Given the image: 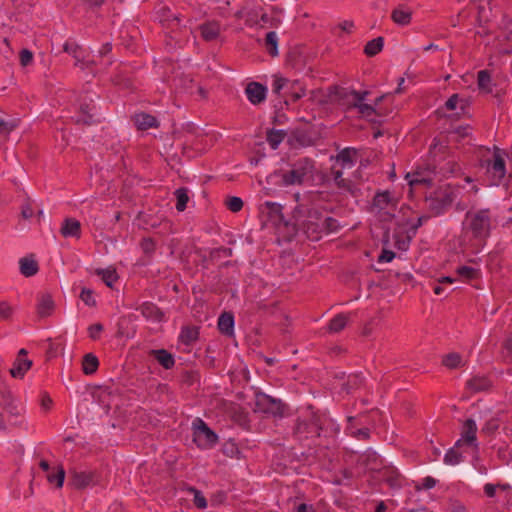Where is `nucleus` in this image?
Masks as SVG:
<instances>
[{"label": "nucleus", "mask_w": 512, "mask_h": 512, "mask_svg": "<svg viewBox=\"0 0 512 512\" xmlns=\"http://www.w3.org/2000/svg\"><path fill=\"white\" fill-rule=\"evenodd\" d=\"M340 427L326 413L308 411L299 416L292 427V437L300 445L311 446L309 441L315 438L335 437Z\"/></svg>", "instance_id": "nucleus-1"}, {"label": "nucleus", "mask_w": 512, "mask_h": 512, "mask_svg": "<svg viewBox=\"0 0 512 512\" xmlns=\"http://www.w3.org/2000/svg\"><path fill=\"white\" fill-rule=\"evenodd\" d=\"M495 219L489 208L470 209L465 214L464 230L479 242L485 241L491 234Z\"/></svg>", "instance_id": "nucleus-2"}, {"label": "nucleus", "mask_w": 512, "mask_h": 512, "mask_svg": "<svg viewBox=\"0 0 512 512\" xmlns=\"http://www.w3.org/2000/svg\"><path fill=\"white\" fill-rule=\"evenodd\" d=\"M344 459L353 466L358 476L368 472L378 474L380 470H383L384 459L376 450H365L362 453H358L356 450H347Z\"/></svg>", "instance_id": "nucleus-3"}, {"label": "nucleus", "mask_w": 512, "mask_h": 512, "mask_svg": "<svg viewBox=\"0 0 512 512\" xmlns=\"http://www.w3.org/2000/svg\"><path fill=\"white\" fill-rule=\"evenodd\" d=\"M459 189L451 185L438 188L429 197L426 198L428 209L434 215H440L446 212L455 199L457 198Z\"/></svg>", "instance_id": "nucleus-4"}, {"label": "nucleus", "mask_w": 512, "mask_h": 512, "mask_svg": "<svg viewBox=\"0 0 512 512\" xmlns=\"http://www.w3.org/2000/svg\"><path fill=\"white\" fill-rule=\"evenodd\" d=\"M315 162L310 158H300L295 161L291 169L282 174V183L285 186L301 185L313 177Z\"/></svg>", "instance_id": "nucleus-5"}, {"label": "nucleus", "mask_w": 512, "mask_h": 512, "mask_svg": "<svg viewBox=\"0 0 512 512\" xmlns=\"http://www.w3.org/2000/svg\"><path fill=\"white\" fill-rule=\"evenodd\" d=\"M21 415L22 408L16 404L11 391L0 387V428H5L6 423L17 424L16 418Z\"/></svg>", "instance_id": "nucleus-6"}, {"label": "nucleus", "mask_w": 512, "mask_h": 512, "mask_svg": "<svg viewBox=\"0 0 512 512\" xmlns=\"http://www.w3.org/2000/svg\"><path fill=\"white\" fill-rule=\"evenodd\" d=\"M193 442L198 447L215 446L218 444V435L200 417L193 419L191 423Z\"/></svg>", "instance_id": "nucleus-7"}, {"label": "nucleus", "mask_w": 512, "mask_h": 512, "mask_svg": "<svg viewBox=\"0 0 512 512\" xmlns=\"http://www.w3.org/2000/svg\"><path fill=\"white\" fill-rule=\"evenodd\" d=\"M285 405L280 399L273 398L263 392L255 395V411L273 416H282Z\"/></svg>", "instance_id": "nucleus-8"}, {"label": "nucleus", "mask_w": 512, "mask_h": 512, "mask_svg": "<svg viewBox=\"0 0 512 512\" xmlns=\"http://www.w3.org/2000/svg\"><path fill=\"white\" fill-rule=\"evenodd\" d=\"M323 216L317 209H309L306 220L302 223V229L311 240H318L323 233Z\"/></svg>", "instance_id": "nucleus-9"}, {"label": "nucleus", "mask_w": 512, "mask_h": 512, "mask_svg": "<svg viewBox=\"0 0 512 512\" xmlns=\"http://www.w3.org/2000/svg\"><path fill=\"white\" fill-rule=\"evenodd\" d=\"M504 156L505 153L501 149L495 148L492 159L488 161L487 171L492 175L495 183L502 180L506 174Z\"/></svg>", "instance_id": "nucleus-10"}, {"label": "nucleus", "mask_w": 512, "mask_h": 512, "mask_svg": "<svg viewBox=\"0 0 512 512\" xmlns=\"http://www.w3.org/2000/svg\"><path fill=\"white\" fill-rule=\"evenodd\" d=\"M477 425L473 419H467L461 429V437L456 441L453 448H460L462 445L478 446L476 443Z\"/></svg>", "instance_id": "nucleus-11"}, {"label": "nucleus", "mask_w": 512, "mask_h": 512, "mask_svg": "<svg viewBox=\"0 0 512 512\" xmlns=\"http://www.w3.org/2000/svg\"><path fill=\"white\" fill-rule=\"evenodd\" d=\"M96 117V106L93 99L84 97L79 106V113L76 118V123L84 125H91L97 122Z\"/></svg>", "instance_id": "nucleus-12"}, {"label": "nucleus", "mask_w": 512, "mask_h": 512, "mask_svg": "<svg viewBox=\"0 0 512 512\" xmlns=\"http://www.w3.org/2000/svg\"><path fill=\"white\" fill-rule=\"evenodd\" d=\"M259 211L263 217H266V221L275 226L280 225L284 219L282 206L275 202H264L260 205Z\"/></svg>", "instance_id": "nucleus-13"}, {"label": "nucleus", "mask_w": 512, "mask_h": 512, "mask_svg": "<svg viewBox=\"0 0 512 512\" xmlns=\"http://www.w3.org/2000/svg\"><path fill=\"white\" fill-rule=\"evenodd\" d=\"M384 482L391 489H401L403 486L404 476L393 465H383V470L378 473Z\"/></svg>", "instance_id": "nucleus-14"}, {"label": "nucleus", "mask_w": 512, "mask_h": 512, "mask_svg": "<svg viewBox=\"0 0 512 512\" xmlns=\"http://www.w3.org/2000/svg\"><path fill=\"white\" fill-rule=\"evenodd\" d=\"M27 350L22 348L10 369V375L13 378L22 379L26 372L32 367V361L26 358Z\"/></svg>", "instance_id": "nucleus-15"}, {"label": "nucleus", "mask_w": 512, "mask_h": 512, "mask_svg": "<svg viewBox=\"0 0 512 512\" xmlns=\"http://www.w3.org/2000/svg\"><path fill=\"white\" fill-rule=\"evenodd\" d=\"M369 94L368 91L358 92L355 90H342L339 93L340 101L347 110L357 109L361 101H364L366 96Z\"/></svg>", "instance_id": "nucleus-16"}, {"label": "nucleus", "mask_w": 512, "mask_h": 512, "mask_svg": "<svg viewBox=\"0 0 512 512\" xmlns=\"http://www.w3.org/2000/svg\"><path fill=\"white\" fill-rule=\"evenodd\" d=\"M245 94L251 104L259 105L266 100L267 88L259 82H249L245 88Z\"/></svg>", "instance_id": "nucleus-17"}, {"label": "nucleus", "mask_w": 512, "mask_h": 512, "mask_svg": "<svg viewBox=\"0 0 512 512\" xmlns=\"http://www.w3.org/2000/svg\"><path fill=\"white\" fill-rule=\"evenodd\" d=\"M96 474L91 471H77L71 472L70 484L79 490L85 489L94 484Z\"/></svg>", "instance_id": "nucleus-18"}, {"label": "nucleus", "mask_w": 512, "mask_h": 512, "mask_svg": "<svg viewBox=\"0 0 512 512\" xmlns=\"http://www.w3.org/2000/svg\"><path fill=\"white\" fill-rule=\"evenodd\" d=\"M199 30H200L201 37L205 41L211 42V41L218 39V37L221 34L222 27L218 21L213 20V21H206L205 23L201 24L199 26Z\"/></svg>", "instance_id": "nucleus-19"}, {"label": "nucleus", "mask_w": 512, "mask_h": 512, "mask_svg": "<svg viewBox=\"0 0 512 512\" xmlns=\"http://www.w3.org/2000/svg\"><path fill=\"white\" fill-rule=\"evenodd\" d=\"M436 174V167H433L431 169L430 166H428L426 171H416L412 175L407 174L406 178L408 179L410 186H414L417 184L430 185L434 179L432 175Z\"/></svg>", "instance_id": "nucleus-20"}, {"label": "nucleus", "mask_w": 512, "mask_h": 512, "mask_svg": "<svg viewBox=\"0 0 512 512\" xmlns=\"http://www.w3.org/2000/svg\"><path fill=\"white\" fill-rule=\"evenodd\" d=\"M60 234L64 238L74 237L79 239L81 237V224L75 218H66L62 222Z\"/></svg>", "instance_id": "nucleus-21"}, {"label": "nucleus", "mask_w": 512, "mask_h": 512, "mask_svg": "<svg viewBox=\"0 0 512 512\" xmlns=\"http://www.w3.org/2000/svg\"><path fill=\"white\" fill-rule=\"evenodd\" d=\"M138 310L149 321L161 322L164 319V313L152 302H144Z\"/></svg>", "instance_id": "nucleus-22"}, {"label": "nucleus", "mask_w": 512, "mask_h": 512, "mask_svg": "<svg viewBox=\"0 0 512 512\" xmlns=\"http://www.w3.org/2000/svg\"><path fill=\"white\" fill-rule=\"evenodd\" d=\"M54 308V301L49 294H41L38 297L37 314L39 317L44 318L50 316Z\"/></svg>", "instance_id": "nucleus-23"}, {"label": "nucleus", "mask_w": 512, "mask_h": 512, "mask_svg": "<svg viewBox=\"0 0 512 512\" xmlns=\"http://www.w3.org/2000/svg\"><path fill=\"white\" fill-rule=\"evenodd\" d=\"M218 329L225 336L234 334V316L230 312H223L218 318Z\"/></svg>", "instance_id": "nucleus-24"}, {"label": "nucleus", "mask_w": 512, "mask_h": 512, "mask_svg": "<svg viewBox=\"0 0 512 512\" xmlns=\"http://www.w3.org/2000/svg\"><path fill=\"white\" fill-rule=\"evenodd\" d=\"M347 421L348 424L345 431L349 436L358 440H366L370 437V429L365 425L360 429H354V422L357 421L355 417L350 416L348 417Z\"/></svg>", "instance_id": "nucleus-25"}, {"label": "nucleus", "mask_w": 512, "mask_h": 512, "mask_svg": "<svg viewBox=\"0 0 512 512\" xmlns=\"http://www.w3.org/2000/svg\"><path fill=\"white\" fill-rule=\"evenodd\" d=\"M150 355L165 369H171L175 365L173 355L165 349L151 350Z\"/></svg>", "instance_id": "nucleus-26"}, {"label": "nucleus", "mask_w": 512, "mask_h": 512, "mask_svg": "<svg viewBox=\"0 0 512 512\" xmlns=\"http://www.w3.org/2000/svg\"><path fill=\"white\" fill-rule=\"evenodd\" d=\"M134 123L139 130H147L149 128L158 127L157 119L146 113H139L134 116Z\"/></svg>", "instance_id": "nucleus-27"}, {"label": "nucleus", "mask_w": 512, "mask_h": 512, "mask_svg": "<svg viewBox=\"0 0 512 512\" xmlns=\"http://www.w3.org/2000/svg\"><path fill=\"white\" fill-rule=\"evenodd\" d=\"M290 82L287 78L274 76V81L272 84V91L274 94L281 96L284 98L285 104H288V99L286 98V94L290 87Z\"/></svg>", "instance_id": "nucleus-28"}, {"label": "nucleus", "mask_w": 512, "mask_h": 512, "mask_svg": "<svg viewBox=\"0 0 512 512\" xmlns=\"http://www.w3.org/2000/svg\"><path fill=\"white\" fill-rule=\"evenodd\" d=\"M20 272L25 277L34 276L38 270L39 266L37 261L32 257H23L19 260Z\"/></svg>", "instance_id": "nucleus-29"}, {"label": "nucleus", "mask_w": 512, "mask_h": 512, "mask_svg": "<svg viewBox=\"0 0 512 512\" xmlns=\"http://www.w3.org/2000/svg\"><path fill=\"white\" fill-rule=\"evenodd\" d=\"M46 478L49 484L54 485L56 488H62L65 480V470L61 465L54 466L46 474Z\"/></svg>", "instance_id": "nucleus-30"}, {"label": "nucleus", "mask_w": 512, "mask_h": 512, "mask_svg": "<svg viewBox=\"0 0 512 512\" xmlns=\"http://www.w3.org/2000/svg\"><path fill=\"white\" fill-rule=\"evenodd\" d=\"M199 337V328L196 326H185L182 328L181 333L179 335V340L181 343L189 346L195 341H197Z\"/></svg>", "instance_id": "nucleus-31"}, {"label": "nucleus", "mask_w": 512, "mask_h": 512, "mask_svg": "<svg viewBox=\"0 0 512 512\" xmlns=\"http://www.w3.org/2000/svg\"><path fill=\"white\" fill-rule=\"evenodd\" d=\"M491 386V382L487 377L475 376L467 381V388L472 392L485 391Z\"/></svg>", "instance_id": "nucleus-32"}, {"label": "nucleus", "mask_w": 512, "mask_h": 512, "mask_svg": "<svg viewBox=\"0 0 512 512\" xmlns=\"http://www.w3.org/2000/svg\"><path fill=\"white\" fill-rule=\"evenodd\" d=\"M63 50L76 60V66L79 63L83 64L84 51L80 45L75 42H66L63 46Z\"/></svg>", "instance_id": "nucleus-33"}, {"label": "nucleus", "mask_w": 512, "mask_h": 512, "mask_svg": "<svg viewBox=\"0 0 512 512\" xmlns=\"http://www.w3.org/2000/svg\"><path fill=\"white\" fill-rule=\"evenodd\" d=\"M98 366H99V360L94 354L88 353L83 357L82 370H83L84 374H86V375L94 374L97 371Z\"/></svg>", "instance_id": "nucleus-34"}, {"label": "nucleus", "mask_w": 512, "mask_h": 512, "mask_svg": "<svg viewBox=\"0 0 512 512\" xmlns=\"http://www.w3.org/2000/svg\"><path fill=\"white\" fill-rule=\"evenodd\" d=\"M411 15L412 13L410 10L398 7L392 11L391 17L396 24L407 25L411 21Z\"/></svg>", "instance_id": "nucleus-35"}, {"label": "nucleus", "mask_w": 512, "mask_h": 512, "mask_svg": "<svg viewBox=\"0 0 512 512\" xmlns=\"http://www.w3.org/2000/svg\"><path fill=\"white\" fill-rule=\"evenodd\" d=\"M287 133L284 130L270 129L267 131L266 140L272 149H277Z\"/></svg>", "instance_id": "nucleus-36"}, {"label": "nucleus", "mask_w": 512, "mask_h": 512, "mask_svg": "<svg viewBox=\"0 0 512 512\" xmlns=\"http://www.w3.org/2000/svg\"><path fill=\"white\" fill-rule=\"evenodd\" d=\"M331 174H332V178L336 184V186L343 190V191H349L351 192L352 191V182L350 180H347V179H344L343 178V173L341 170H336V169H332L331 171Z\"/></svg>", "instance_id": "nucleus-37"}, {"label": "nucleus", "mask_w": 512, "mask_h": 512, "mask_svg": "<svg viewBox=\"0 0 512 512\" xmlns=\"http://www.w3.org/2000/svg\"><path fill=\"white\" fill-rule=\"evenodd\" d=\"M384 45V39L383 37H377L372 40H370L364 48V53L369 56L373 57L377 55L383 48Z\"/></svg>", "instance_id": "nucleus-38"}, {"label": "nucleus", "mask_w": 512, "mask_h": 512, "mask_svg": "<svg viewBox=\"0 0 512 512\" xmlns=\"http://www.w3.org/2000/svg\"><path fill=\"white\" fill-rule=\"evenodd\" d=\"M442 364L448 369H456L464 365L462 357L459 353L452 352L442 358Z\"/></svg>", "instance_id": "nucleus-39"}, {"label": "nucleus", "mask_w": 512, "mask_h": 512, "mask_svg": "<svg viewBox=\"0 0 512 512\" xmlns=\"http://www.w3.org/2000/svg\"><path fill=\"white\" fill-rule=\"evenodd\" d=\"M176 197V209L179 212H182L186 209L187 203L189 201L188 189L185 187L178 188L175 192Z\"/></svg>", "instance_id": "nucleus-40"}, {"label": "nucleus", "mask_w": 512, "mask_h": 512, "mask_svg": "<svg viewBox=\"0 0 512 512\" xmlns=\"http://www.w3.org/2000/svg\"><path fill=\"white\" fill-rule=\"evenodd\" d=\"M468 106V102L464 98H460L458 94H453L449 97V99L445 103V107L447 110H455L457 107H459L462 111L466 109Z\"/></svg>", "instance_id": "nucleus-41"}, {"label": "nucleus", "mask_w": 512, "mask_h": 512, "mask_svg": "<svg viewBox=\"0 0 512 512\" xmlns=\"http://www.w3.org/2000/svg\"><path fill=\"white\" fill-rule=\"evenodd\" d=\"M357 151L354 148H345L337 155V161L342 163V166H352L353 158L356 156Z\"/></svg>", "instance_id": "nucleus-42"}, {"label": "nucleus", "mask_w": 512, "mask_h": 512, "mask_svg": "<svg viewBox=\"0 0 512 512\" xmlns=\"http://www.w3.org/2000/svg\"><path fill=\"white\" fill-rule=\"evenodd\" d=\"M348 322V316L345 314L336 315L329 323V331L333 333L340 332L345 328Z\"/></svg>", "instance_id": "nucleus-43"}, {"label": "nucleus", "mask_w": 512, "mask_h": 512, "mask_svg": "<svg viewBox=\"0 0 512 512\" xmlns=\"http://www.w3.org/2000/svg\"><path fill=\"white\" fill-rule=\"evenodd\" d=\"M265 45H266L268 53L271 56L278 55V47H277V45H278V36H277L276 32L270 31V32H268L266 34Z\"/></svg>", "instance_id": "nucleus-44"}, {"label": "nucleus", "mask_w": 512, "mask_h": 512, "mask_svg": "<svg viewBox=\"0 0 512 512\" xmlns=\"http://www.w3.org/2000/svg\"><path fill=\"white\" fill-rule=\"evenodd\" d=\"M305 95V89L299 86L297 81L292 82L286 94V98L292 102H296Z\"/></svg>", "instance_id": "nucleus-45"}, {"label": "nucleus", "mask_w": 512, "mask_h": 512, "mask_svg": "<svg viewBox=\"0 0 512 512\" xmlns=\"http://www.w3.org/2000/svg\"><path fill=\"white\" fill-rule=\"evenodd\" d=\"M364 383V377L361 374H351L348 376L347 382L344 384V389L347 393L352 390L360 388Z\"/></svg>", "instance_id": "nucleus-46"}, {"label": "nucleus", "mask_w": 512, "mask_h": 512, "mask_svg": "<svg viewBox=\"0 0 512 512\" xmlns=\"http://www.w3.org/2000/svg\"><path fill=\"white\" fill-rule=\"evenodd\" d=\"M477 83L480 90L491 92V75L487 70L478 72Z\"/></svg>", "instance_id": "nucleus-47"}, {"label": "nucleus", "mask_w": 512, "mask_h": 512, "mask_svg": "<svg viewBox=\"0 0 512 512\" xmlns=\"http://www.w3.org/2000/svg\"><path fill=\"white\" fill-rule=\"evenodd\" d=\"M437 482H438V480L435 479L434 477L427 476V477L423 478L421 482L413 481V487L416 492H420L423 490H430L436 486Z\"/></svg>", "instance_id": "nucleus-48"}, {"label": "nucleus", "mask_w": 512, "mask_h": 512, "mask_svg": "<svg viewBox=\"0 0 512 512\" xmlns=\"http://www.w3.org/2000/svg\"><path fill=\"white\" fill-rule=\"evenodd\" d=\"M186 490L194 495L193 503L199 509L207 508V500L204 495L195 487L188 486Z\"/></svg>", "instance_id": "nucleus-49"}, {"label": "nucleus", "mask_w": 512, "mask_h": 512, "mask_svg": "<svg viewBox=\"0 0 512 512\" xmlns=\"http://www.w3.org/2000/svg\"><path fill=\"white\" fill-rule=\"evenodd\" d=\"M97 273L108 287H113V284L118 280L115 269L98 270Z\"/></svg>", "instance_id": "nucleus-50"}, {"label": "nucleus", "mask_w": 512, "mask_h": 512, "mask_svg": "<svg viewBox=\"0 0 512 512\" xmlns=\"http://www.w3.org/2000/svg\"><path fill=\"white\" fill-rule=\"evenodd\" d=\"M463 461L460 450H447L444 456V463L447 465H457Z\"/></svg>", "instance_id": "nucleus-51"}, {"label": "nucleus", "mask_w": 512, "mask_h": 512, "mask_svg": "<svg viewBox=\"0 0 512 512\" xmlns=\"http://www.w3.org/2000/svg\"><path fill=\"white\" fill-rule=\"evenodd\" d=\"M391 202L390 193L385 191L377 193L373 199V205L379 209H384Z\"/></svg>", "instance_id": "nucleus-52"}, {"label": "nucleus", "mask_w": 512, "mask_h": 512, "mask_svg": "<svg viewBox=\"0 0 512 512\" xmlns=\"http://www.w3.org/2000/svg\"><path fill=\"white\" fill-rule=\"evenodd\" d=\"M160 13V21L161 22H176L177 24L180 22V17L177 14L172 13L170 8L162 7L159 11Z\"/></svg>", "instance_id": "nucleus-53"}, {"label": "nucleus", "mask_w": 512, "mask_h": 512, "mask_svg": "<svg viewBox=\"0 0 512 512\" xmlns=\"http://www.w3.org/2000/svg\"><path fill=\"white\" fill-rule=\"evenodd\" d=\"M13 312V307L7 301L0 302V322L11 320Z\"/></svg>", "instance_id": "nucleus-54"}, {"label": "nucleus", "mask_w": 512, "mask_h": 512, "mask_svg": "<svg viewBox=\"0 0 512 512\" xmlns=\"http://www.w3.org/2000/svg\"><path fill=\"white\" fill-rule=\"evenodd\" d=\"M225 203L227 208L234 213L239 212L243 208L242 199L236 196L228 197Z\"/></svg>", "instance_id": "nucleus-55"}, {"label": "nucleus", "mask_w": 512, "mask_h": 512, "mask_svg": "<svg viewBox=\"0 0 512 512\" xmlns=\"http://www.w3.org/2000/svg\"><path fill=\"white\" fill-rule=\"evenodd\" d=\"M323 226V232L326 233L336 232L340 227L338 220L332 217L323 218Z\"/></svg>", "instance_id": "nucleus-56"}, {"label": "nucleus", "mask_w": 512, "mask_h": 512, "mask_svg": "<svg viewBox=\"0 0 512 512\" xmlns=\"http://www.w3.org/2000/svg\"><path fill=\"white\" fill-rule=\"evenodd\" d=\"M93 291L89 288H83L80 293V299L88 306L93 307L96 305V300Z\"/></svg>", "instance_id": "nucleus-57"}, {"label": "nucleus", "mask_w": 512, "mask_h": 512, "mask_svg": "<svg viewBox=\"0 0 512 512\" xmlns=\"http://www.w3.org/2000/svg\"><path fill=\"white\" fill-rule=\"evenodd\" d=\"M358 113L363 117H370L376 113L375 106L371 104H366L364 101H361V104L357 107Z\"/></svg>", "instance_id": "nucleus-58"}, {"label": "nucleus", "mask_w": 512, "mask_h": 512, "mask_svg": "<svg viewBox=\"0 0 512 512\" xmlns=\"http://www.w3.org/2000/svg\"><path fill=\"white\" fill-rule=\"evenodd\" d=\"M458 169L457 164L454 161H447L443 166L439 168L437 173H440L443 177H446L449 174H453Z\"/></svg>", "instance_id": "nucleus-59"}, {"label": "nucleus", "mask_w": 512, "mask_h": 512, "mask_svg": "<svg viewBox=\"0 0 512 512\" xmlns=\"http://www.w3.org/2000/svg\"><path fill=\"white\" fill-rule=\"evenodd\" d=\"M16 126V121H6L5 119L0 117V134L8 135L16 128Z\"/></svg>", "instance_id": "nucleus-60"}, {"label": "nucleus", "mask_w": 512, "mask_h": 512, "mask_svg": "<svg viewBox=\"0 0 512 512\" xmlns=\"http://www.w3.org/2000/svg\"><path fill=\"white\" fill-rule=\"evenodd\" d=\"M231 256H232V249L231 248H226V247H221V248L213 249L210 252V257L212 259H220L222 257H231Z\"/></svg>", "instance_id": "nucleus-61"}, {"label": "nucleus", "mask_w": 512, "mask_h": 512, "mask_svg": "<svg viewBox=\"0 0 512 512\" xmlns=\"http://www.w3.org/2000/svg\"><path fill=\"white\" fill-rule=\"evenodd\" d=\"M457 273L466 279H474L477 275V270L469 266H461L457 269Z\"/></svg>", "instance_id": "nucleus-62"}, {"label": "nucleus", "mask_w": 512, "mask_h": 512, "mask_svg": "<svg viewBox=\"0 0 512 512\" xmlns=\"http://www.w3.org/2000/svg\"><path fill=\"white\" fill-rule=\"evenodd\" d=\"M33 61V53L28 49H22L20 51V63L22 66H28Z\"/></svg>", "instance_id": "nucleus-63"}, {"label": "nucleus", "mask_w": 512, "mask_h": 512, "mask_svg": "<svg viewBox=\"0 0 512 512\" xmlns=\"http://www.w3.org/2000/svg\"><path fill=\"white\" fill-rule=\"evenodd\" d=\"M103 329H104L103 325L100 323H96V324L89 326V328H88L89 337L93 340L98 339L100 336V333L103 331Z\"/></svg>", "instance_id": "nucleus-64"}]
</instances>
